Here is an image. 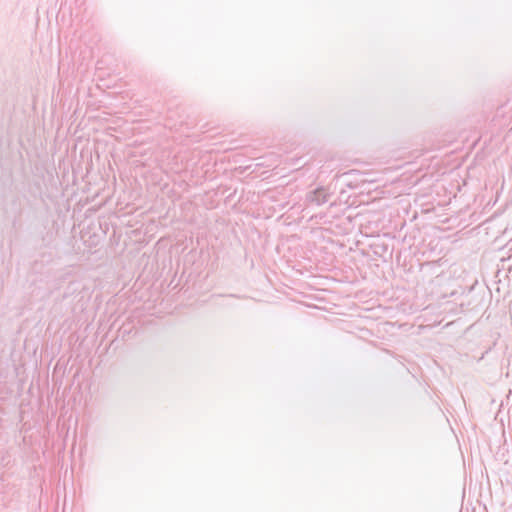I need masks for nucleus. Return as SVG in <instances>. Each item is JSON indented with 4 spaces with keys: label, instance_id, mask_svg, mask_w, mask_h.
Returning <instances> with one entry per match:
<instances>
[{
    "label": "nucleus",
    "instance_id": "1",
    "mask_svg": "<svg viewBox=\"0 0 512 512\" xmlns=\"http://www.w3.org/2000/svg\"><path fill=\"white\" fill-rule=\"evenodd\" d=\"M317 194H323L324 195V190H317L316 191Z\"/></svg>",
    "mask_w": 512,
    "mask_h": 512
}]
</instances>
